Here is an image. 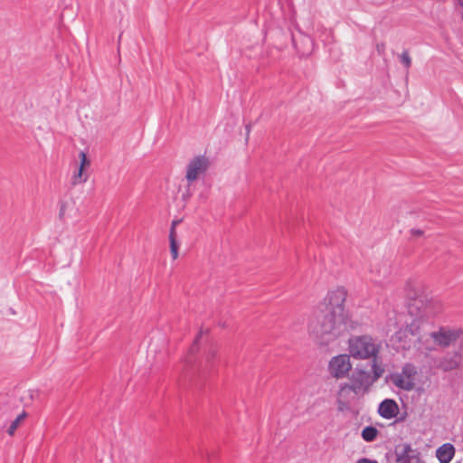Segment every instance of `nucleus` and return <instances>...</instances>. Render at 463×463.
Here are the masks:
<instances>
[{
    "label": "nucleus",
    "mask_w": 463,
    "mask_h": 463,
    "mask_svg": "<svg viewBox=\"0 0 463 463\" xmlns=\"http://www.w3.org/2000/svg\"><path fill=\"white\" fill-rule=\"evenodd\" d=\"M352 369L350 355L338 354L331 358L328 364L329 373L336 378H344Z\"/></svg>",
    "instance_id": "nucleus-7"
},
{
    "label": "nucleus",
    "mask_w": 463,
    "mask_h": 463,
    "mask_svg": "<svg viewBox=\"0 0 463 463\" xmlns=\"http://www.w3.org/2000/svg\"><path fill=\"white\" fill-rule=\"evenodd\" d=\"M463 334L459 327L441 326L438 331L431 332L430 337L436 344L447 347L456 342Z\"/></svg>",
    "instance_id": "nucleus-6"
},
{
    "label": "nucleus",
    "mask_w": 463,
    "mask_h": 463,
    "mask_svg": "<svg viewBox=\"0 0 463 463\" xmlns=\"http://www.w3.org/2000/svg\"><path fill=\"white\" fill-rule=\"evenodd\" d=\"M209 167V160L204 156L194 157L186 168L185 178L189 184L195 181L201 175H203Z\"/></svg>",
    "instance_id": "nucleus-9"
},
{
    "label": "nucleus",
    "mask_w": 463,
    "mask_h": 463,
    "mask_svg": "<svg viewBox=\"0 0 463 463\" xmlns=\"http://www.w3.org/2000/svg\"><path fill=\"white\" fill-rule=\"evenodd\" d=\"M372 273H375V276L373 277V279L375 283H381L382 280L388 277L390 274V269L386 264H383L378 268L375 267L371 270Z\"/></svg>",
    "instance_id": "nucleus-16"
},
{
    "label": "nucleus",
    "mask_w": 463,
    "mask_h": 463,
    "mask_svg": "<svg viewBox=\"0 0 463 463\" xmlns=\"http://www.w3.org/2000/svg\"><path fill=\"white\" fill-rule=\"evenodd\" d=\"M420 337V323L416 318L411 322L405 321V326L401 327L392 335L390 342L396 351H407L411 348Z\"/></svg>",
    "instance_id": "nucleus-3"
},
{
    "label": "nucleus",
    "mask_w": 463,
    "mask_h": 463,
    "mask_svg": "<svg viewBox=\"0 0 463 463\" xmlns=\"http://www.w3.org/2000/svg\"><path fill=\"white\" fill-rule=\"evenodd\" d=\"M400 61L406 67V68H410V66L411 65V57L409 55V53L404 51L401 55H400Z\"/></svg>",
    "instance_id": "nucleus-21"
},
{
    "label": "nucleus",
    "mask_w": 463,
    "mask_h": 463,
    "mask_svg": "<svg viewBox=\"0 0 463 463\" xmlns=\"http://www.w3.org/2000/svg\"><path fill=\"white\" fill-rule=\"evenodd\" d=\"M378 356L376 358H372L373 359V364H372V372H373V374H372V381L373 383H374L384 373V368L383 367V365L381 364H379L378 362Z\"/></svg>",
    "instance_id": "nucleus-17"
},
{
    "label": "nucleus",
    "mask_w": 463,
    "mask_h": 463,
    "mask_svg": "<svg viewBox=\"0 0 463 463\" xmlns=\"http://www.w3.org/2000/svg\"><path fill=\"white\" fill-rule=\"evenodd\" d=\"M26 417V413L24 411H23L22 413H20L10 424L8 430H7V433L10 435V436H13L16 430V429L18 428L20 422Z\"/></svg>",
    "instance_id": "nucleus-19"
},
{
    "label": "nucleus",
    "mask_w": 463,
    "mask_h": 463,
    "mask_svg": "<svg viewBox=\"0 0 463 463\" xmlns=\"http://www.w3.org/2000/svg\"><path fill=\"white\" fill-rule=\"evenodd\" d=\"M462 356L459 352H454L453 354H448L439 359L438 367L444 372L452 371L458 368L461 363Z\"/></svg>",
    "instance_id": "nucleus-11"
},
{
    "label": "nucleus",
    "mask_w": 463,
    "mask_h": 463,
    "mask_svg": "<svg viewBox=\"0 0 463 463\" xmlns=\"http://www.w3.org/2000/svg\"><path fill=\"white\" fill-rule=\"evenodd\" d=\"M172 239H176V232H175V227H171L170 228V231H169V240Z\"/></svg>",
    "instance_id": "nucleus-24"
},
{
    "label": "nucleus",
    "mask_w": 463,
    "mask_h": 463,
    "mask_svg": "<svg viewBox=\"0 0 463 463\" xmlns=\"http://www.w3.org/2000/svg\"><path fill=\"white\" fill-rule=\"evenodd\" d=\"M352 387L363 396L373 384L372 373L364 369L355 368L350 377Z\"/></svg>",
    "instance_id": "nucleus-8"
},
{
    "label": "nucleus",
    "mask_w": 463,
    "mask_h": 463,
    "mask_svg": "<svg viewBox=\"0 0 463 463\" xmlns=\"http://www.w3.org/2000/svg\"><path fill=\"white\" fill-rule=\"evenodd\" d=\"M411 234L414 235V236H420L423 234V232L420 229H412L411 230Z\"/></svg>",
    "instance_id": "nucleus-25"
},
{
    "label": "nucleus",
    "mask_w": 463,
    "mask_h": 463,
    "mask_svg": "<svg viewBox=\"0 0 463 463\" xmlns=\"http://www.w3.org/2000/svg\"><path fill=\"white\" fill-rule=\"evenodd\" d=\"M349 321V315L320 309L308 323V331L319 344L327 345L347 331Z\"/></svg>",
    "instance_id": "nucleus-1"
},
{
    "label": "nucleus",
    "mask_w": 463,
    "mask_h": 463,
    "mask_svg": "<svg viewBox=\"0 0 463 463\" xmlns=\"http://www.w3.org/2000/svg\"><path fill=\"white\" fill-rule=\"evenodd\" d=\"M79 157L80 160V164L77 173H75L74 175L72 176V184H83L88 180V175L83 174V169H84V167L90 165V160H88L87 155L84 151L80 152Z\"/></svg>",
    "instance_id": "nucleus-13"
},
{
    "label": "nucleus",
    "mask_w": 463,
    "mask_h": 463,
    "mask_svg": "<svg viewBox=\"0 0 463 463\" xmlns=\"http://www.w3.org/2000/svg\"><path fill=\"white\" fill-rule=\"evenodd\" d=\"M380 349L381 343L368 335L352 336L348 341L350 355L355 359L376 358Z\"/></svg>",
    "instance_id": "nucleus-2"
},
{
    "label": "nucleus",
    "mask_w": 463,
    "mask_h": 463,
    "mask_svg": "<svg viewBox=\"0 0 463 463\" xmlns=\"http://www.w3.org/2000/svg\"><path fill=\"white\" fill-rule=\"evenodd\" d=\"M458 2H459V5H460L461 6H463V0H458Z\"/></svg>",
    "instance_id": "nucleus-28"
},
{
    "label": "nucleus",
    "mask_w": 463,
    "mask_h": 463,
    "mask_svg": "<svg viewBox=\"0 0 463 463\" xmlns=\"http://www.w3.org/2000/svg\"><path fill=\"white\" fill-rule=\"evenodd\" d=\"M169 242H170V252H171L172 258H173V260H176L178 257V248H179L177 241H176V239L171 238V240H169Z\"/></svg>",
    "instance_id": "nucleus-20"
},
{
    "label": "nucleus",
    "mask_w": 463,
    "mask_h": 463,
    "mask_svg": "<svg viewBox=\"0 0 463 463\" xmlns=\"http://www.w3.org/2000/svg\"><path fill=\"white\" fill-rule=\"evenodd\" d=\"M355 463H378V462L374 459L363 458L357 460Z\"/></svg>",
    "instance_id": "nucleus-22"
},
{
    "label": "nucleus",
    "mask_w": 463,
    "mask_h": 463,
    "mask_svg": "<svg viewBox=\"0 0 463 463\" xmlns=\"http://www.w3.org/2000/svg\"><path fill=\"white\" fill-rule=\"evenodd\" d=\"M398 412L399 406L392 399H385L379 404L378 413L383 419L391 420L396 417Z\"/></svg>",
    "instance_id": "nucleus-12"
},
{
    "label": "nucleus",
    "mask_w": 463,
    "mask_h": 463,
    "mask_svg": "<svg viewBox=\"0 0 463 463\" xmlns=\"http://www.w3.org/2000/svg\"><path fill=\"white\" fill-rule=\"evenodd\" d=\"M416 373L412 364H405L401 372L390 375V381L398 389L409 392L414 388Z\"/></svg>",
    "instance_id": "nucleus-5"
},
{
    "label": "nucleus",
    "mask_w": 463,
    "mask_h": 463,
    "mask_svg": "<svg viewBox=\"0 0 463 463\" xmlns=\"http://www.w3.org/2000/svg\"><path fill=\"white\" fill-rule=\"evenodd\" d=\"M203 334V331H200L199 333V335L197 336V338L194 340V345H192L191 349H190V353H194L195 352L196 350V345H197V342H198V339L199 337L201 336V335Z\"/></svg>",
    "instance_id": "nucleus-23"
},
{
    "label": "nucleus",
    "mask_w": 463,
    "mask_h": 463,
    "mask_svg": "<svg viewBox=\"0 0 463 463\" xmlns=\"http://www.w3.org/2000/svg\"><path fill=\"white\" fill-rule=\"evenodd\" d=\"M246 130H247V135H249L250 130V127L249 125L246 126Z\"/></svg>",
    "instance_id": "nucleus-27"
},
{
    "label": "nucleus",
    "mask_w": 463,
    "mask_h": 463,
    "mask_svg": "<svg viewBox=\"0 0 463 463\" xmlns=\"http://www.w3.org/2000/svg\"><path fill=\"white\" fill-rule=\"evenodd\" d=\"M180 222V221L178 220H174L171 223V227H176V225Z\"/></svg>",
    "instance_id": "nucleus-26"
},
{
    "label": "nucleus",
    "mask_w": 463,
    "mask_h": 463,
    "mask_svg": "<svg viewBox=\"0 0 463 463\" xmlns=\"http://www.w3.org/2000/svg\"><path fill=\"white\" fill-rule=\"evenodd\" d=\"M346 296L347 291L344 287H337L335 289L329 290L324 298L323 309L339 315H348L345 308Z\"/></svg>",
    "instance_id": "nucleus-4"
},
{
    "label": "nucleus",
    "mask_w": 463,
    "mask_h": 463,
    "mask_svg": "<svg viewBox=\"0 0 463 463\" xmlns=\"http://www.w3.org/2000/svg\"><path fill=\"white\" fill-rule=\"evenodd\" d=\"M360 394L352 387L350 383H341L336 395L339 410H347L350 404Z\"/></svg>",
    "instance_id": "nucleus-10"
},
{
    "label": "nucleus",
    "mask_w": 463,
    "mask_h": 463,
    "mask_svg": "<svg viewBox=\"0 0 463 463\" xmlns=\"http://www.w3.org/2000/svg\"><path fill=\"white\" fill-rule=\"evenodd\" d=\"M377 434L378 430L373 426H366L362 430V438L367 442L373 441L376 439Z\"/></svg>",
    "instance_id": "nucleus-18"
},
{
    "label": "nucleus",
    "mask_w": 463,
    "mask_h": 463,
    "mask_svg": "<svg viewBox=\"0 0 463 463\" xmlns=\"http://www.w3.org/2000/svg\"><path fill=\"white\" fill-rule=\"evenodd\" d=\"M455 447L451 443H444L436 450V457L440 463H449L455 455Z\"/></svg>",
    "instance_id": "nucleus-15"
},
{
    "label": "nucleus",
    "mask_w": 463,
    "mask_h": 463,
    "mask_svg": "<svg viewBox=\"0 0 463 463\" xmlns=\"http://www.w3.org/2000/svg\"><path fill=\"white\" fill-rule=\"evenodd\" d=\"M398 463H423L420 454L412 450L410 444H406L402 452L397 458Z\"/></svg>",
    "instance_id": "nucleus-14"
}]
</instances>
